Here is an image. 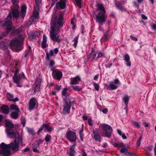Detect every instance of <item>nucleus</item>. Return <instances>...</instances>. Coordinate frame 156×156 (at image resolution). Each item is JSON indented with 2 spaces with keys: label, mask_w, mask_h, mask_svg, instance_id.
<instances>
[{
  "label": "nucleus",
  "mask_w": 156,
  "mask_h": 156,
  "mask_svg": "<svg viewBox=\"0 0 156 156\" xmlns=\"http://www.w3.org/2000/svg\"><path fill=\"white\" fill-rule=\"evenodd\" d=\"M38 102L35 98H32L29 101L28 109L29 111H31L35 108Z\"/></svg>",
  "instance_id": "11"
},
{
  "label": "nucleus",
  "mask_w": 156,
  "mask_h": 156,
  "mask_svg": "<svg viewBox=\"0 0 156 156\" xmlns=\"http://www.w3.org/2000/svg\"><path fill=\"white\" fill-rule=\"evenodd\" d=\"M93 85L94 86V87L95 89L97 90L98 91V90H99V86L98 84H97V83H94L93 84Z\"/></svg>",
  "instance_id": "50"
},
{
  "label": "nucleus",
  "mask_w": 156,
  "mask_h": 156,
  "mask_svg": "<svg viewBox=\"0 0 156 156\" xmlns=\"http://www.w3.org/2000/svg\"><path fill=\"white\" fill-rule=\"evenodd\" d=\"M112 144L115 147H118L119 146H121L124 147V148H122L120 150V152L122 153H125L127 151V149L125 148L126 147L125 145L123 143H117L116 142H113L112 143Z\"/></svg>",
  "instance_id": "12"
},
{
  "label": "nucleus",
  "mask_w": 156,
  "mask_h": 156,
  "mask_svg": "<svg viewBox=\"0 0 156 156\" xmlns=\"http://www.w3.org/2000/svg\"><path fill=\"white\" fill-rule=\"evenodd\" d=\"M133 125L135 127H136L138 128H140V125L139 124V122H133Z\"/></svg>",
  "instance_id": "48"
},
{
  "label": "nucleus",
  "mask_w": 156,
  "mask_h": 156,
  "mask_svg": "<svg viewBox=\"0 0 156 156\" xmlns=\"http://www.w3.org/2000/svg\"><path fill=\"white\" fill-rule=\"evenodd\" d=\"M33 16L35 18H37L39 16V13L37 11L35 12H34Z\"/></svg>",
  "instance_id": "49"
},
{
  "label": "nucleus",
  "mask_w": 156,
  "mask_h": 156,
  "mask_svg": "<svg viewBox=\"0 0 156 156\" xmlns=\"http://www.w3.org/2000/svg\"><path fill=\"white\" fill-rule=\"evenodd\" d=\"M53 78L56 80H60L62 76V73L60 71L58 70L57 71H55L52 74Z\"/></svg>",
  "instance_id": "13"
},
{
  "label": "nucleus",
  "mask_w": 156,
  "mask_h": 156,
  "mask_svg": "<svg viewBox=\"0 0 156 156\" xmlns=\"http://www.w3.org/2000/svg\"><path fill=\"white\" fill-rule=\"evenodd\" d=\"M72 87L73 90L75 91H80L82 89V88L78 86H74L72 85Z\"/></svg>",
  "instance_id": "38"
},
{
  "label": "nucleus",
  "mask_w": 156,
  "mask_h": 156,
  "mask_svg": "<svg viewBox=\"0 0 156 156\" xmlns=\"http://www.w3.org/2000/svg\"><path fill=\"white\" fill-rule=\"evenodd\" d=\"M46 130L49 132H51L52 130V128L49 126L47 124H45V130Z\"/></svg>",
  "instance_id": "44"
},
{
  "label": "nucleus",
  "mask_w": 156,
  "mask_h": 156,
  "mask_svg": "<svg viewBox=\"0 0 156 156\" xmlns=\"http://www.w3.org/2000/svg\"><path fill=\"white\" fill-rule=\"evenodd\" d=\"M45 123H44L40 127L37 132V135L39 134L43 130L44 128V130H45Z\"/></svg>",
  "instance_id": "34"
},
{
  "label": "nucleus",
  "mask_w": 156,
  "mask_h": 156,
  "mask_svg": "<svg viewBox=\"0 0 156 156\" xmlns=\"http://www.w3.org/2000/svg\"><path fill=\"white\" fill-rule=\"evenodd\" d=\"M92 120L91 119H88V124L90 126H92L93 125V123L92 122Z\"/></svg>",
  "instance_id": "54"
},
{
  "label": "nucleus",
  "mask_w": 156,
  "mask_h": 156,
  "mask_svg": "<svg viewBox=\"0 0 156 156\" xmlns=\"http://www.w3.org/2000/svg\"><path fill=\"white\" fill-rule=\"evenodd\" d=\"M27 9V7L26 5H24L22 6L20 15L22 16L23 19L24 18L26 14Z\"/></svg>",
  "instance_id": "17"
},
{
  "label": "nucleus",
  "mask_w": 156,
  "mask_h": 156,
  "mask_svg": "<svg viewBox=\"0 0 156 156\" xmlns=\"http://www.w3.org/2000/svg\"><path fill=\"white\" fill-rule=\"evenodd\" d=\"M129 100V97L127 95H125L123 98V101H124L125 104L127 105Z\"/></svg>",
  "instance_id": "31"
},
{
  "label": "nucleus",
  "mask_w": 156,
  "mask_h": 156,
  "mask_svg": "<svg viewBox=\"0 0 156 156\" xmlns=\"http://www.w3.org/2000/svg\"><path fill=\"white\" fill-rule=\"evenodd\" d=\"M117 88V86L116 85H114L112 83L110 84L108 89L110 90H114L116 89Z\"/></svg>",
  "instance_id": "36"
},
{
  "label": "nucleus",
  "mask_w": 156,
  "mask_h": 156,
  "mask_svg": "<svg viewBox=\"0 0 156 156\" xmlns=\"http://www.w3.org/2000/svg\"><path fill=\"white\" fill-rule=\"evenodd\" d=\"M1 108L2 112L5 114H8L9 112V108L7 105H3L1 107Z\"/></svg>",
  "instance_id": "21"
},
{
  "label": "nucleus",
  "mask_w": 156,
  "mask_h": 156,
  "mask_svg": "<svg viewBox=\"0 0 156 156\" xmlns=\"http://www.w3.org/2000/svg\"><path fill=\"white\" fill-rule=\"evenodd\" d=\"M41 46L42 48H46L47 47H48V45L47 43V42H42L41 44Z\"/></svg>",
  "instance_id": "47"
},
{
  "label": "nucleus",
  "mask_w": 156,
  "mask_h": 156,
  "mask_svg": "<svg viewBox=\"0 0 156 156\" xmlns=\"http://www.w3.org/2000/svg\"><path fill=\"white\" fill-rule=\"evenodd\" d=\"M93 133L94 135V138L96 141H99L101 140V136L98 130H95L94 131Z\"/></svg>",
  "instance_id": "18"
},
{
  "label": "nucleus",
  "mask_w": 156,
  "mask_h": 156,
  "mask_svg": "<svg viewBox=\"0 0 156 156\" xmlns=\"http://www.w3.org/2000/svg\"><path fill=\"white\" fill-rule=\"evenodd\" d=\"M64 18L60 14L58 19L56 16L52 17L50 23L51 30L50 35L51 39L54 41L60 43L61 40L58 35L60 32V29L63 26Z\"/></svg>",
  "instance_id": "1"
},
{
  "label": "nucleus",
  "mask_w": 156,
  "mask_h": 156,
  "mask_svg": "<svg viewBox=\"0 0 156 156\" xmlns=\"http://www.w3.org/2000/svg\"><path fill=\"white\" fill-rule=\"evenodd\" d=\"M153 146L152 145H150L148 146L145 150L147 152L148 151H151L152 150Z\"/></svg>",
  "instance_id": "46"
},
{
  "label": "nucleus",
  "mask_w": 156,
  "mask_h": 156,
  "mask_svg": "<svg viewBox=\"0 0 156 156\" xmlns=\"http://www.w3.org/2000/svg\"><path fill=\"white\" fill-rule=\"evenodd\" d=\"M51 138V135L47 134L45 137V140L46 142H48L50 140V139Z\"/></svg>",
  "instance_id": "45"
},
{
  "label": "nucleus",
  "mask_w": 156,
  "mask_h": 156,
  "mask_svg": "<svg viewBox=\"0 0 156 156\" xmlns=\"http://www.w3.org/2000/svg\"><path fill=\"white\" fill-rule=\"evenodd\" d=\"M29 51H26L24 55V58H26L29 55Z\"/></svg>",
  "instance_id": "55"
},
{
  "label": "nucleus",
  "mask_w": 156,
  "mask_h": 156,
  "mask_svg": "<svg viewBox=\"0 0 156 156\" xmlns=\"http://www.w3.org/2000/svg\"><path fill=\"white\" fill-rule=\"evenodd\" d=\"M133 153L126 151L125 153V155L126 156H132Z\"/></svg>",
  "instance_id": "59"
},
{
  "label": "nucleus",
  "mask_w": 156,
  "mask_h": 156,
  "mask_svg": "<svg viewBox=\"0 0 156 156\" xmlns=\"http://www.w3.org/2000/svg\"><path fill=\"white\" fill-rule=\"evenodd\" d=\"M71 108V105L65 104L64 106L63 112L65 114L69 113Z\"/></svg>",
  "instance_id": "20"
},
{
  "label": "nucleus",
  "mask_w": 156,
  "mask_h": 156,
  "mask_svg": "<svg viewBox=\"0 0 156 156\" xmlns=\"http://www.w3.org/2000/svg\"><path fill=\"white\" fill-rule=\"evenodd\" d=\"M68 90V88L66 87L64 88L62 90V98L64 97H67V96H69V94L67 92Z\"/></svg>",
  "instance_id": "26"
},
{
  "label": "nucleus",
  "mask_w": 156,
  "mask_h": 156,
  "mask_svg": "<svg viewBox=\"0 0 156 156\" xmlns=\"http://www.w3.org/2000/svg\"><path fill=\"white\" fill-rule=\"evenodd\" d=\"M123 60L127 62L126 65L130 66H131V62L130 61V58L129 55L128 54H125L123 56Z\"/></svg>",
  "instance_id": "19"
},
{
  "label": "nucleus",
  "mask_w": 156,
  "mask_h": 156,
  "mask_svg": "<svg viewBox=\"0 0 156 156\" xmlns=\"http://www.w3.org/2000/svg\"><path fill=\"white\" fill-rule=\"evenodd\" d=\"M20 120L21 121V124H22L23 126L24 127L25 126V125L26 123V119L23 116H22L21 117Z\"/></svg>",
  "instance_id": "40"
},
{
  "label": "nucleus",
  "mask_w": 156,
  "mask_h": 156,
  "mask_svg": "<svg viewBox=\"0 0 156 156\" xmlns=\"http://www.w3.org/2000/svg\"><path fill=\"white\" fill-rule=\"evenodd\" d=\"M47 37L44 34L43 36V41H42V42H47Z\"/></svg>",
  "instance_id": "58"
},
{
  "label": "nucleus",
  "mask_w": 156,
  "mask_h": 156,
  "mask_svg": "<svg viewBox=\"0 0 156 156\" xmlns=\"http://www.w3.org/2000/svg\"><path fill=\"white\" fill-rule=\"evenodd\" d=\"M19 6L18 5H16L13 8H11L12 17L13 18L18 19L20 16L19 12L18 11Z\"/></svg>",
  "instance_id": "10"
},
{
  "label": "nucleus",
  "mask_w": 156,
  "mask_h": 156,
  "mask_svg": "<svg viewBox=\"0 0 156 156\" xmlns=\"http://www.w3.org/2000/svg\"><path fill=\"white\" fill-rule=\"evenodd\" d=\"M55 6L57 9L61 10L64 9L66 8V3L58 2L56 4Z\"/></svg>",
  "instance_id": "16"
},
{
  "label": "nucleus",
  "mask_w": 156,
  "mask_h": 156,
  "mask_svg": "<svg viewBox=\"0 0 156 156\" xmlns=\"http://www.w3.org/2000/svg\"><path fill=\"white\" fill-rule=\"evenodd\" d=\"M104 41H106L108 39V35L106 34H104L102 37Z\"/></svg>",
  "instance_id": "53"
},
{
  "label": "nucleus",
  "mask_w": 156,
  "mask_h": 156,
  "mask_svg": "<svg viewBox=\"0 0 156 156\" xmlns=\"http://www.w3.org/2000/svg\"><path fill=\"white\" fill-rule=\"evenodd\" d=\"M44 140L41 139H39L36 140L34 143V144L36 145V147H39V145L43 143Z\"/></svg>",
  "instance_id": "33"
},
{
  "label": "nucleus",
  "mask_w": 156,
  "mask_h": 156,
  "mask_svg": "<svg viewBox=\"0 0 156 156\" xmlns=\"http://www.w3.org/2000/svg\"><path fill=\"white\" fill-rule=\"evenodd\" d=\"M11 2L13 3V7L16 5H18L17 3L19 2L18 0H11Z\"/></svg>",
  "instance_id": "52"
},
{
  "label": "nucleus",
  "mask_w": 156,
  "mask_h": 156,
  "mask_svg": "<svg viewBox=\"0 0 156 156\" xmlns=\"http://www.w3.org/2000/svg\"><path fill=\"white\" fill-rule=\"evenodd\" d=\"M12 17V15L11 12H10L9 13L7 17L4 22L2 26L4 27L6 25H7L6 31V34H8L11 32V35L12 36H14L21 32L23 27L21 26L18 29L15 30V28L12 25V22L10 20Z\"/></svg>",
  "instance_id": "2"
},
{
  "label": "nucleus",
  "mask_w": 156,
  "mask_h": 156,
  "mask_svg": "<svg viewBox=\"0 0 156 156\" xmlns=\"http://www.w3.org/2000/svg\"><path fill=\"white\" fill-rule=\"evenodd\" d=\"M41 80L40 78H37L36 79L35 81V82L34 84L35 85H37V86L39 87H40V84L41 83Z\"/></svg>",
  "instance_id": "39"
},
{
  "label": "nucleus",
  "mask_w": 156,
  "mask_h": 156,
  "mask_svg": "<svg viewBox=\"0 0 156 156\" xmlns=\"http://www.w3.org/2000/svg\"><path fill=\"white\" fill-rule=\"evenodd\" d=\"M6 126L8 128H13L14 127V124L10 121L7 122L5 123Z\"/></svg>",
  "instance_id": "35"
},
{
  "label": "nucleus",
  "mask_w": 156,
  "mask_h": 156,
  "mask_svg": "<svg viewBox=\"0 0 156 156\" xmlns=\"http://www.w3.org/2000/svg\"><path fill=\"white\" fill-rule=\"evenodd\" d=\"M71 97L69 96H67V97L63 98L64 101L65 102V104L71 105Z\"/></svg>",
  "instance_id": "24"
},
{
  "label": "nucleus",
  "mask_w": 156,
  "mask_h": 156,
  "mask_svg": "<svg viewBox=\"0 0 156 156\" xmlns=\"http://www.w3.org/2000/svg\"><path fill=\"white\" fill-rule=\"evenodd\" d=\"M66 137L69 141L75 142L76 140V136L75 132L72 130L67 131L66 134Z\"/></svg>",
  "instance_id": "8"
},
{
  "label": "nucleus",
  "mask_w": 156,
  "mask_h": 156,
  "mask_svg": "<svg viewBox=\"0 0 156 156\" xmlns=\"http://www.w3.org/2000/svg\"><path fill=\"white\" fill-rule=\"evenodd\" d=\"M103 56V54L101 52H99L98 53L97 58H100Z\"/></svg>",
  "instance_id": "64"
},
{
  "label": "nucleus",
  "mask_w": 156,
  "mask_h": 156,
  "mask_svg": "<svg viewBox=\"0 0 156 156\" xmlns=\"http://www.w3.org/2000/svg\"><path fill=\"white\" fill-rule=\"evenodd\" d=\"M61 85H57L55 87V89L58 91H59L61 89Z\"/></svg>",
  "instance_id": "56"
},
{
  "label": "nucleus",
  "mask_w": 156,
  "mask_h": 156,
  "mask_svg": "<svg viewBox=\"0 0 156 156\" xmlns=\"http://www.w3.org/2000/svg\"><path fill=\"white\" fill-rule=\"evenodd\" d=\"M55 65V62L53 60H51L50 61L49 66L50 67H52Z\"/></svg>",
  "instance_id": "51"
},
{
  "label": "nucleus",
  "mask_w": 156,
  "mask_h": 156,
  "mask_svg": "<svg viewBox=\"0 0 156 156\" xmlns=\"http://www.w3.org/2000/svg\"><path fill=\"white\" fill-rule=\"evenodd\" d=\"M6 131L8 134L9 135H12L14 136L15 135V132L11 128H7L6 129Z\"/></svg>",
  "instance_id": "29"
},
{
  "label": "nucleus",
  "mask_w": 156,
  "mask_h": 156,
  "mask_svg": "<svg viewBox=\"0 0 156 156\" xmlns=\"http://www.w3.org/2000/svg\"><path fill=\"white\" fill-rule=\"evenodd\" d=\"M142 136L141 135L140 136L139 138L136 141V145L138 147L140 146V141L142 138Z\"/></svg>",
  "instance_id": "43"
},
{
  "label": "nucleus",
  "mask_w": 156,
  "mask_h": 156,
  "mask_svg": "<svg viewBox=\"0 0 156 156\" xmlns=\"http://www.w3.org/2000/svg\"><path fill=\"white\" fill-rule=\"evenodd\" d=\"M126 3V1L125 0H122L121 2L116 1L115 2V7L117 8L118 9L124 12H126L127 9L125 7L123 6L122 4L124 5Z\"/></svg>",
  "instance_id": "9"
},
{
  "label": "nucleus",
  "mask_w": 156,
  "mask_h": 156,
  "mask_svg": "<svg viewBox=\"0 0 156 156\" xmlns=\"http://www.w3.org/2000/svg\"><path fill=\"white\" fill-rule=\"evenodd\" d=\"M23 137L22 136H18L16 137L14 143H11L9 144H7L9 148H11L15 152H17L19 150V143H22Z\"/></svg>",
  "instance_id": "5"
},
{
  "label": "nucleus",
  "mask_w": 156,
  "mask_h": 156,
  "mask_svg": "<svg viewBox=\"0 0 156 156\" xmlns=\"http://www.w3.org/2000/svg\"><path fill=\"white\" fill-rule=\"evenodd\" d=\"M58 0H52V2L51 4V6L52 7L53 6L55 3L58 1Z\"/></svg>",
  "instance_id": "62"
},
{
  "label": "nucleus",
  "mask_w": 156,
  "mask_h": 156,
  "mask_svg": "<svg viewBox=\"0 0 156 156\" xmlns=\"http://www.w3.org/2000/svg\"><path fill=\"white\" fill-rule=\"evenodd\" d=\"M81 81L80 77L78 76L71 79L70 84L75 85L79 84V82Z\"/></svg>",
  "instance_id": "15"
},
{
  "label": "nucleus",
  "mask_w": 156,
  "mask_h": 156,
  "mask_svg": "<svg viewBox=\"0 0 156 156\" xmlns=\"http://www.w3.org/2000/svg\"><path fill=\"white\" fill-rule=\"evenodd\" d=\"M40 87L38 86L37 85H35L33 84L32 87L33 92L32 93V94L35 95L36 94L37 91H38L40 90Z\"/></svg>",
  "instance_id": "25"
},
{
  "label": "nucleus",
  "mask_w": 156,
  "mask_h": 156,
  "mask_svg": "<svg viewBox=\"0 0 156 156\" xmlns=\"http://www.w3.org/2000/svg\"><path fill=\"white\" fill-rule=\"evenodd\" d=\"M79 37V35H78L76 37H75L73 41H74V43L73 44V46L75 48H76L77 45V44L78 43V39Z\"/></svg>",
  "instance_id": "37"
},
{
  "label": "nucleus",
  "mask_w": 156,
  "mask_h": 156,
  "mask_svg": "<svg viewBox=\"0 0 156 156\" xmlns=\"http://www.w3.org/2000/svg\"><path fill=\"white\" fill-rule=\"evenodd\" d=\"M28 132L30 134L32 135L33 136H34L35 133L34 129L32 128H28L27 129Z\"/></svg>",
  "instance_id": "42"
},
{
  "label": "nucleus",
  "mask_w": 156,
  "mask_h": 156,
  "mask_svg": "<svg viewBox=\"0 0 156 156\" xmlns=\"http://www.w3.org/2000/svg\"><path fill=\"white\" fill-rule=\"evenodd\" d=\"M77 6L80 8H81V0H75Z\"/></svg>",
  "instance_id": "41"
},
{
  "label": "nucleus",
  "mask_w": 156,
  "mask_h": 156,
  "mask_svg": "<svg viewBox=\"0 0 156 156\" xmlns=\"http://www.w3.org/2000/svg\"><path fill=\"white\" fill-rule=\"evenodd\" d=\"M37 33V32H36L31 34V37L32 39H35L36 38L37 36L35 35V34Z\"/></svg>",
  "instance_id": "61"
},
{
  "label": "nucleus",
  "mask_w": 156,
  "mask_h": 156,
  "mask_svg": "<svg viewBox=\"0 0 156 156\" xmlns=\"http://www.w3.org/2000/svg\"><path fill=\"white\" fill-rule=\"evenodd\" d=\"M0 147L2 149L0 150V153L4 156H9L10 154V151L7 144L2 142L0 145Z\"/></svg>",
  "instance_id": "7"
},
{
  "label": "nucleus",
  "mask_w": 156,
  "mask_h": 156,
  "mask_svg": "<svg viewBox=\"0 0 156 156\" xmlns=\"http://www.w3.org/2000/svg\"><path fill=\"white\" fill-rule=\"evenodd\" d=\"M18 112H12L11 114V118L14 119H17L19 116Z\"/></svg>",
  "instance_id": "28"
},
{
  "label": "nucleus",
  "mask_w": 156,
  "mask_h": 156,
  "mask_svg": "<svg viewBox=\"0 0 156 156\" xmlns=\"http://www.w3.org/2000/svg\"><path fill=\"white\" fill-rule=\"evenodd\" d=\"M130 38L132 40L135 41H137L138 40L137 39L136 37H134L132 35L130 36Z\"/></svg>",
  "instance_id": "60"
},
{
  "label": "nucleus",
  "mask_w": 156,
  "mask_h": 156,
  "mask_svg": "<svg viewBox=\"0 0 156 156\" xmlns=\"http://www.w3.org/2000/svg\"><path fill=\"white\" fill-rule=\"evenodd\" d=\"M14 82L16 84L17 87H21L22 83L20 82L21 77L20 75H16L14 74L13 77Z\"/></svg>",
  "instance_id": "14"
},
{
  "label": "nucleus",
  "mask_w": 156,
  "mask_h": 156,
  "mask_svg": "<svg viewBox=\"0 0 156 156\" xmlns=\"http://www.w3.org/2000/svg\"><path fill=\"white\" fill-rule=\"evenodd\" d=\"M98 10L99 12L97 15H96L95 20L98 23L99 26H102L106 21V18L105 14L106 11L105 7L102 4H98Z\"/></svg>",
  "instance_id": "4"
},
{
  "label": "nucleus",
  "mask_w": 156,
  "mask_h": 156,
  "mask_svg": "<svg viewBox=\"0 0 156 156\" xmlns=\"http://www.w3.org/2000/svg\"><path fill=\"white\" fill-rule=\"evenodd\" d=\"M8 47V44L3 41L0 42V48L2 49H7Z\"/></svg>",
  "instance_id": "27"
},
{
  "label": "nucleus",
  "mask_w": 156,
  "mask_h": 156,
  "mask_svg": "<svg viewBox=\"0 0 156 156\" xmlns=\"http://www.w3.org/2000/svg\"><path fill=\"white\" fill-rule=\"evenodd\" d=\"M53 51L52 49L50 50L49 53L48 52H46V58L48 60H49L50 59V56H53Z\"/></svg>",
  "instance_id": "30"
},
{
  "label": "nucleus",
  "mask_w": 156,
  "mask_h": 156,
  "mask_svg": "<svg viewBox=\"0 0 156 156\" xmlns=\"http://www.w3.org/2000/svg\"><path fill=\"white\" fill-rule=\"evenodd\" d=\"M51 69V71L52 72V73H53V72L55 71H57L58 70L57 69H55V67H50Z\"/></svg>",
  "instance_id": "63"
},
{
  "label": "nucleus",
  "mask_w": 156,
  "mask_h": 156,
  "mask_svg": "<svg viewBox=\"0 0 156 156\" xmlns=\"http://www.w3.org/2000/svg\"><path fill=\"white\" fill-rule=\"evenodd\" d=\"M23 41V36L22 35H20L11 41L9 46L12 51L16 52H19L23 48V47L22 46Z\"/></svg>",
  "instance_id": "3"
},
{
  "label": "nucleus",
  "mask_w": 156,
  "mask_h": 156,
  "mask_svg": "<svg viewBox=\"0 0 156 156\" xmlns=\"http://www.w3.org/2000/svg\"><path fill=\"white\" fill-rule=\"evenodd\" d=\"M19 100V99L18 98H16L15 99H9V101H13V102H16L17 101H18Z\"/></svg>",
  "instance_id": "57"
},
{
  "label": "nucleus",
  "mask_w": 156,
  "mask_h": 156,
  "mask_svg": "<svg viewBox=\"0 0 156 156\" xmlns=\"http://www.w3.org/2000/svg\"><path fill=\"white\" fill-rule=\"evenodd\" d=\"M10 108L12 110H14L16 112H19L20 111L19 108L16 105H12L10 107Z\"/></svg>",
  "instance_id": "32"
},
{
  "label": "nucleus",
  "mask_w": 156,
  "mask_h": 156,
  "mask_svg": "<svg viewBox=\"0 0 156 156\" xmlns=\"http://www.w3.org/2000/svg\"><path fill=\"white\" fill-rule=\"evenodd\" d=\"M102 136L104 137L109 138L111 136L113 131L112 127L107 124H104L102 126Z\"/></svg>",
  "instance_id": "6"
},
{
  "label": "nucleus",
  "mask_w": 156,
  "mask_h": 156,
  "mask_svg": "<svg viewBox=\"0 0 156 156\" xmlns=\"http://www.w3.org/2000/svg\"><path fill=\"white\" fill-rule=\"evenodd\" d=\"M76 144L72 145L69 149V156H74L76 151L74 150V147Z\"/></svg>",
  "instance_id": "22"
},
{
  "label": "nucleus",
  "mask_w": 156,
  "mask_h": 156,
  "mask_svg": "<svg viewBox=\"0 0 156 156\" xmlns=\"http://www.w3.org/2000/svg\"><path fill=\"white\" fill-rule=\"evenodd\" d=\"M97 55V53L94 50H92L91 53L89 54L88 57V59L92 58V59H94Z\"/></svg>",
  "instance_id": "23"
}]
</instances>
